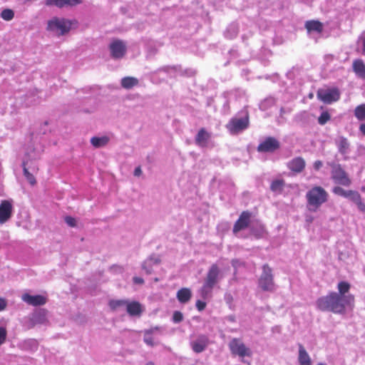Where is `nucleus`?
<instances>
[{
    "instance_id": "2f4dec72",
    "label": "nucleus",
    "mask_w": 365,
    "mask_h": 365,
    "mask_svg": "<svg viewBox=\"0 0 365 365\" xmlns=\"http://www.w3.org/2000/svg\"><path fill=\"white\" fill-rule=\"evenodd\" d=\"M349 289H350V285L349 283H347L346 282H341L338 284L339 292L337 294H340L343 297L352 296L350 294H347L349 292Z\"/></svg>"
},
{
    "instance_id": "13d9d810",
    "label": "nucleus",
    "mask_w": 365,
    "mask_h": 365,
    "mask_svg": "<svg viewBox=\"0 0 365 365\" xmlns=\"http://www.w3.org/2000/svg\"><path fill=\"white\" fill-rule=\"evenodd\" d=\"M307 221L312 222V217L307 218Z\"/></svg>"
},
{
    "instance_id": "72a5a7b5",
    "label": "nucleus",
    "mask_w": 365,
    "mask_h": 365,
    "mask_svg": "<svg viewBox=\"0 0 365 365\" xmlns=\"http://www.w3.org/2000/svg\"><path fill=\"white\" fill-rule=\"evenodd\" d=\"M1 17L5 21H11L14 17V12L10 9H5L1 11Z\"/></svg>"
},
{
    "instance_id": "4be33fe9",
    "label": "nucleus",
    "mask_w": 365,
    "mask_h": 365,
    "mask_svg": "<svg viewBox=\"0 0 365 365\" xmlns=\"http://www.w3.org/2000/svg\"><path fill=\"white\" fill-rule=\"evenodd\" d=\"M287 165L292 171L300 173L305 167V161L302 158H295L289 161Z\"/></svg>"
},
{
    "instance_id": "0eeeda50",
    "label": "nucleus",
    "mask_w": 365,
    "mask_h": 365,
    "mask_svg": "<svg viewBox=\"0 0 365 365\" xmlns=\"http://www.w3.org/2000/svg\"><path fill=\"white\" fill-rule=\"evenodd\" d=\"M110 57L114 60L122 59L127 53V45L120 39H113L108 46Z\"/></svg>"
},
{
    "instance_id": "9d476101",
    "label": "nucleus",
    "mask_w": 365,
    "mask_h": 365,
    "mask_svg": "<svg viewBox=\"0 0 365 365\" xmlns=\"http://www.w3.org/2000/svg\"><path fill=\"white\" fill-rule=\"evenodd\" d=\"M318 98L327 104H330L339 99L340 93L337 88L319 89L317 91Z\"/></svg>"
},
{
    "instance_id": "5701e85b",
    "label": "nucleus",
    "mask_w": 365,
    "mask_h": 365,
    "mask_svg": "<svg viewBox=\"0 0 365 365\" xmlns=\"http://www.w3.org/2000/svg\"><path fill=\"white\" fill-rule=\"evenodd\" d=\"M298 361L300 365H312V359L302 344L299 345Z\"/></svg>"
},
{
    "instance_id": "f8f14e48",
    "label": "nucleus",
    "mask_w": 365,
    "mask_h": 365,
    "mask_svg": "<svg viewBox=\"0 0 365 365\" xmlns=\"http://www.w3.org/2000/svg\"><path fill=\"white\" fill-rule=\"evenodd\" d=\"M48 312L45 309H36L30 317V322L31 327L36 325H48Z\"/></svg>"
},
{
    "instance_id": "79ce46f5",
    "label": "nucleus",
    "mask_w": 365,
    "mask_h": 365,
    "mask_svg": "<svg viewBox=\"0 0 365 365\" xmlns=\"http://www.w3.org/2000/svg\"><path fill=\"white\" fill-rule=\"evenodd\" d=\"M65 222H66V224L71 227H74L76 226V219L71 217V216H66L65 217Z\"/></svg>"
},
{
    "instance_id": "c756f323",
    "label": "nucleus",
    "mask_w": 365,
    "mask_h": 365,
    "mask_svg": "<svg viewBox=\"0 0 365 365\" xmlns=\"http://www.w3.org/2000/svg\"><path fill=\"white\" fill-rule=\"evenodd\" d=\"M109 141V138L107 136L102 137H93L91 139V143L95 148H101L105 146Z\"/></svg>"
},
{
    "instance_id": "de8ad7c7",
    "label": "nucleus",
    "mask_w": 365,
    "mask_h": 365,
    "mask_svg": "<svg viewBox=\"0 0 365 365\" xmlns=\"http://www.w3.org/2000/svg\"><path fill=\"white\" fill-rule=\"evenodd\" d=\"M6 307V301L2 299V298H0V311H3Z\"/></svg>"
},
{
    "instance_id": "864d4df0",
    "label": "nucleus",
    "mask_w": 365,
    "mask_h": 365,
    "mask_svg": "<svg viewBox=\"0 0 365 365\" xmlns=\"http://www.w3.org/2000/svg\"><path fill=\"white\" fill-rule=\"evenodd\" d=\"M225 299H226L227 301H230V300H231V299H232V296H231L230 294H226V296H225Z\"/></svg>"
},
{
    "instance_id": "8fccbe9b",
    "label": "nucleus",
    "mask_w": 365,
    "mask_h": 365,
    "mask_svg": "<svg viewBox=\"0 0 365 365\" xmlns=\"http://www.w3.org/2000/svg\"><path fill=\"white\" fill-rule=\"evenodd\" d=\"M362 53L365 55V36L362 38Z\"/></svg>"
},
{
    "instance_id": "6e6552de",
    "label": "nucleus",
    "mask_w": 365,
    "mask_h": 365,
    "mask_svg": "<svg viewBox=\"0 0 365 365\" xmlns=\"http://www.w3.org/2000/svg\"><path fill=\"white\" fill-rule=\"evenodd\" d=\"M229 348L233 355H237L241 358L245 356H251L252 351L250 348L247 347L245 344L237 338L232 339L229 344Z\"/></svg>"
},
{
    "instance_id": "e433bc0d",
    "label": "nucleus",
    "mask_w": 365,
    "mask_h": 365,
    "mask_svg": "<svg viewBox=\"0 0 365 365\" xmlns=\"http://www.w3.org/2000/svg\"><path fill=\"white\" fill-rule=\"evenodd\" d=\"M24 176L26 177V180L29 182V183L31 185H34L36 183V180H35V178L34 177V175L32 174H31L27 168L25 167V165H24Z\"/></svg>"
},
{
    "instance_id": "423d86ee",
    "label": "nucleus",
    "mask_w": 365,
    "mask_h": 365,
    "mask_svg": "<svg viewBox=\"0 0 365 365\" xmlns=\"http://www.w3.org/2000/svg\"><path fill=\"white\" fill-rule=\"evenodd\" d=\"M332 191L335 195L349 199L357 205L360 211L362 212H365V204L362 202L361 195L358 192L354 190H345L339 186L334 187Z\"/></svg>"
},
{
    "instance_id": "ea45409f",
    "label": "nucleus",
    "mask_w": 365,
    "mask_h": 365,
    "mask_svg": "<svg viewBox=\"0 0 365 365\" xmlns=\"http://www.w3.org/2000/svg\"><path fill=\"white\" fill-rule=\"evenodd\" d=\"M7 332L4 327H0V345L4 344L6 339Z\"/></svg>"
},
{
    "instance_id": "aec40b11",
    "label": "nucleus",
    "mask_w": 365,
    "mask_h": 365,
    "mask_svg": "<svg viewBox=\"0 0 365 365\" xmlns=\"http://www.w3.org/2000/svg\"><path fill=\"white\" fill-rule=\"evenodd\" d=\"M160 262V259L158 257L152 255L144 261L142 269L145 270L146 274H150L153 271V267L158 265Z\"/></svg>"
},
{
    "instance_id": "49530a36",
    "label": "nucleus",
    "mask_w": 365,
    "mask_h": 365,
    "mask_svg": "<svg viewBox=\"0 0 365 365\" xmlns=\"http://www.w3.org/2000/svg\"><path fill=\"white\" fill-rule=\"evenodd\" d=\"M134 175L136 176V177H139L142 175V170H141V168L140 166L135 168V170H134Z\"/></svg>"
},
{
    "instance_id": "a211bd4d",
    "label": "nucleus",
    "mask_w": 365,
    "mask_h": 365,
    "mask_svg": "<svg viewBox=\"0 0 365 365\" xmlns=\"http://www.w3.org/2000/svg\"><path fill=\"white\" fill-rule=\"evenodd\" d=\"M250 219V213L248 212H243L235 222L233 227V232L236 233L242 230L245 229L249 225Z\"/></svg>"
},
{
    "instance_id": "c03bdc74",
    "label": "nucleus",
    "mask_w": 365,
    "mask_h": 365,
    "mask_svg": "<svg viewBox=\"0 0 365 365\" xmlns=\"http://www.w3.org/2000/svg\"><path fill=\"white\" fill-rule=\"evenodd\" d=\"M322 165H323V163L321 160H317L314 163V168L315 170H318L322 168Z\"/></svg>"
},
{
    "instance_id": "f704fd0d",
    "label": "nucleus",
    "mask_w": 365,
    "mask_h": 365,
    "mask_svg": "<svg viewBox=\"0 0 365 365\" xmlns=\"http://www.w3.org/2000/svg\"><path fill=\"white\" fill-rule=\"evenodd\" d=\"M45 4L46 6H56L58 8H63L66 6L65 0H46Z\"/></svg>"
},
{
    "instance_id": "09e8293b",
    "label": "nucleus",
    "mask_w": 365,
    "mask_h": 365,
    "mask_svg": "<svg viewBox=\"0 0 365 365\" xmlns=\"http://www.w3.org/2000/svg\"><path fill=\"white\" fill-rule=\"evenodd\" d=\"M111 269L114 272H122V271H123V268L121 267H118V266H113V267H111Z\"/></svg>"
},
{
    "instance_id": "f257e3e1",
    "label": "nucleus",
    "mask_w": 365,
    "mask_h": 365,
    "mask_svg": "<svg viewBox=\"0 0 365 365\" xmlns=\"http://www.w3.org/2000/svg\"><path fill=\"white\" fill-rule=\"evenodd\" d=\"M354 297H343L336 292H331L327 296L319 298L317 306L321 311L332 312L335 314H344L346 307H352Z\"/></svg>"
},
{
    "instance_id": "3c124183",
    "label": "nucleus",
    "mask_w": 365,
    "mask_h": 365,
    "mask_svg": "<svg viewBox=\"0 0 365 365\" xmlns=\"http://www.w3.org/2000/svg\"><path fill=\"white\" fill-rule=\"evenodd\" d=\"M359 130L360 131L364 134L365 135V123L364 124H361L359 127Z\"/></svg>"
},
{
    "instance_id": "412c9836",
    "label": "nucleus",
    "mask_w": 365,
    "mask_h": 365,
    "mask_svg": "<svg viewBox=\"0 0 365 365\" xmlns=\"http://www.w3.org/2000/svg\"><path fill=\"white\" fill-rule=\"evenodd\" d=\"M210 137L211 135L210 133L205 128H201L195 137V143L200 147H206Z\"/></svg>"
},
{
    "instance_id": "c85d7f7f",
    "label": "nucleus",
    "mask_w": 365,
    "mask_h": 365,
    "mask_svg": "<svg viewBox=\"0 0 365 365\" xmlns=\"http://www.w3.org/2000/svg\"><path fill=\"white\" fill-rule=\"evenodd\" d=\"M336 143L338 147L339 152L340 153L344 155L348 152L349 143L346 138H339V139L336 141Z\"/></svg>"
},
{
    "instance_id": "37998d69",
    "label": "nucleus",
    "mask_w": 365,
    "mask_h": 365,
    "mask_svg": "<svg viewBox=\"0 0 365 365\" xmlns=\"http://www.w3.org/2000/svg\"><path fill=\"white\" fill-rule=\"evenodd\" d=\"M206 307V303L201 301V300H197L196 302V307L197 309L199 310V311H202Z\"/></svg>"
},
{
    "instance_id": "6e6d98bb",
    "label": "nucleus",
    "mask_w": 365,
    "mask_h": 365,
    "mask_svg": "<svg viewBox=\"0 0 365 365\" xmlns=\"http://www.w3.org/2000/svg\"><path fill=\"white\" fill-rule=\"evenodd\" d=\"M146 365H155L153 362L149 361L146 364Z\"/></svg>"
},
{
    "instance_id": "b1692460",
    "label": "nucleus",
    "mask_w": 365,
    "mask_h": 365,
    "mask_svg": "<svg viewBox=\"0 0 365 365\" xmlns=\"http://www.w3.org/2000/svg\"><path fill=\"white\" fill-rule=\"evenodd\" d=\"M139 83V80L133 76H126L121 79L120 85L121 86L127 90H130L135 86H137Z\"/></svg>"
},
{
    "instance_id": "bb28decb",
    "label": "nucleus",
    "mask_w": 365,
    "mask_h": 365,
    "mask_svg": "<svg viewBox=\"0 0 365 365\" xmlns=\"http://www.w3.org/2000/svg\"><path fill=\"white\" fill-rule=\"evenodd\" d=\"M305 28L308 32L316 31L321 33L323 30L322 24L318 21H308L305 24Z\"/></svg>"
},
{
    "instance_id": "bf43d9fd",
    "label": "nucleus",
    "mask_w": 365,
    "mask_h": 365,
    "mask_svg": "<svg viewBox=\"0 0 365 365\" xmlns=\"http://www.w3.org/2000/svg\"><path fill=\"white\" fill-rule=\"evenodd\" d=\"M317 365H325V364H323V363H319V364H317Z\"/></svg>"
},
{
    "instance_id": "20e7f679",
    "label": "nucleus",
    "mask_w": 365,
    "mask_h": 365,
    "mask_svg": "<svg viewBox=\"0 0 365 365\" xmlns=\"http://www.w3.org/2000/svg\"><path fill=\"white\" fill-rule=\"evenodd\" d=\"M71 25L72 22L68 19L53 17L48 21L46 29L61 36L67 34L71 30Z\"/></svg>"
},
{
    "instance_id": "9b49d317",
    "label": "nucleus",
    "mask_w": 365,
    "mask_h": 365,
    "mask_svg": "<svg viewBox=\"0 0 365 365\" xmlns=\"http://www.w3.org/2000/svg\"><path fill=\"white\" fill-rule=\"evenodd\" d=\"M331 175L334 181L337 184L344 186H349L351 184V180L340 165L332 166Z\"/></svg>"
},
{
    "instance_id": "a878e982",
    "label": "nucleus",
    "mask_w": 365,
    "mask_h": 365,
    "mask_svg": "<svg viewBox=\"0 0 365 365\" xmlns=\"http://www.w3.org/2000/svg\"><path fill=\"white\" fill-rule=\"evenodd\" d=\"M192 293L188 288H182L177 292V299L181 303H187L190 301Z\"/></svg>"
},
{
    "instance_id": "f03ea898",
    "label": "nucleus",
    "mask_w": 365,
    "mask_h": 365,
    "mask_svg": "<svg viewBox=\"0 0 365 365\" xmlns=\"http://www.w3.org/2000/svg\"><path fill=\"white\" fill-rule=\"evenodd\" d=\"M223 278V274L217 264H212L208 269L203 284L198 290V293L203 299L212 297V290Z\"/></svg>"
},
{
    "instance_id": "4c0bfd02",
    "label": "nucleus",
    "mask_w": 365,
    "mask_h": 365,
    "mask_svg": "<svg viewBox=\"0 0 365 365\" xmlns=\"http://www.w3.org/2000/svg\"><path fill=\"white\" fill-rule=\"evenodd\" d=\"M330 119V115L327 112H323L318 118L320 125H324Z\"/></svg>"
},
{
    "instance_id": "2eb2a0df",
    "label": "nucleus",
    "mask_w": 365,
    "mask_h": 365,
    "mask_svg": "<svg viewBox=\"0 0 365 365\" xmlns=\"http://www.w3.org/2000/svg\"><path fill=\"white\" fill-rule=\"evenodd\" d=\"M21 299L25 303L34 307L44 305L47 302V297L41 294L31 295L24 293L21 296Z\"/></svg>"
},
{
    "instance_id": "473e14b6",
    "label": "nucleus",
    "mask_w": 365,
    "mask_h": 365,
    "mask_svg": "<svg viewBox=\"0 0 365 365\" xmlns=\"http://www.w3.org/2000/svg\"><path fill=\"white\" fill-rule=\"evenodd\" d=\"M355 116L359 120H365V104L358 106L354 110Z\"/></svg>"
},
{
    "instance_id": "a19ab883",
    "label": "nucleus",
    "mask_w": 365,
    "mask_h": 365,
    "mask_svg": "<svg viewBox=\"0 0 365 365\" xmlns=\"http://www.w3.org/2000/svg\"><path fill=\"white\" fill-rule=\"evenodd\" d=\"M66 6H75L83 3V0H65Z\"/></svg>"
},
{
    "instance_id": "a18cd8bd",
    "label": "nucleus",
    "mask_w": 365,
    "mask_h": 365,
    "mask_svg": "<svg viewBox=\"0 0 365 365\" xmlns=\"http://www.w3.org/2000/svg\"><path fill=\"white\" fill-rule=\"evenodd\" d=\"M133 280L135 284H142L144 282L143 279L141 277H134Z\"/></svg>"
},
{
    "instance_id": "58836bf2",
    "label": "nucleus",
    "mask_w": 365,
    "mask_h": 365,
    "mask_svg": "<svg viewBox=\"0 0 365 365\" xmlns=\"http://www.w3.org/2000/svg\"><path fill=\"white\" fill-rule=\"evenodd\" d=\"M183 319V315L180 312L175 311L173 315V320L175 323H179Z\"/></svg>"
},
{
    "instance_id": "393cba45",
    "label": "nucleus",
    "mask_w": 365,
    "mask_h": 365,
    "mask_svg": "<svg viewBox=\"0 0 365 365\" xmlns=\"http://www.w3.org/2000/svg\"><path fill=\"white\" fill-rule=\"evenodd\" d=\"M353 70L359 77L365 79V64L362 60L357 59L353 62Z\"/></svg>"
},
{
    "instance_id": "7ed1b4c3",
    "label": "nucleus",
    "mask_w": 365,
    "mask_h": 365,
    "mask_svg": "<svg viewBox=\"0 0 365 365\" xmlns=\"http://www.w3.org/2000/svg\"><path fill=\"white\" fill-rule=\"evenodd\" d=\"M307 208L309 211L316 212L320 206L328 200L327 192L320 186H315L306 194Z\"/></svg>"
},
{
    "instance_id": "39448f33",
    "label": "nucleus",
    "mask_w": 365,
    "mask_h": 365,
    "mask_svg": "<svg viewBox=\"0 0 365 365\" xmlns=\"http://www.w3.org/2000/svg\"><path fill=\"white\" fill-rule=\"evenodd\" d=\"M258 284L263 291L272 292L274 290L272 270L267 264H264L262 267V273L259 278Z\"/></svg>"
},
{
    "instance_id": "c9c22d12",
    "label": "nucleus",
    "mask_w": 365,
    "mask_h": 365,
    "mask_svg": "<svg viewBox=\"0 0 365 365\" xmlns=\"http://www.w3.org/2000/svg\"><path fill=\"white\" fill-rule=\"evenodd\" d=\"M284 182L283 180H277L272 182L270 189L273 192H281L283 189Z\"/></svg>"
},
{
    "instance_id": "603ef678",
    "label": "nucleus",
    "mask_w": 365,
    "mask_h": 365,
    "mask_svg": "<svg viewBox=\"0 0 365 365\" xmlns=\"http://www.w3.org/2000/svg\"><path fill=\"white\" fill-rule=\"evenodd\" d=\"M227 319H228L229 321H230V322H235V317H234V316L230 315V316H228V317H227Z\"/></svg>"
},
{
    "instance_id": "cd10ccee",
    "label": "nucleus",
    "mask_w": 365,
    "mask_h": 365,
    "mask_svg": "<svg viewBox=\"0 0 365 365\" xmlns=\"http://www.w3.org/2000/svg\"><path fill=\"white\" fill-rule=\"evenodd\" d=\"M38 341L34 339L25 340L21 344L22 349L31 352L36 351L38 349Z\"/></svg>"
},
{
    "instance_id": "ddd939ff",
    "label": "nucleus",
    "mask_w": 365,
    "mask_h": 365,
    "mask_svg": "<svg viewBox=\"0 0 365 365\" xmlns=\"http://www.w3.org/2000/svg\"><path fill=\"white\" fill-rule=\"evenodd\" d=\"M163 329L162 327L156 326L143 330V341L149 346H154L158 344L155 341V336L163 333Z\"/></svg>"
},
{
    "instance_id": "6ab92c4d",
    "label": "nucleus",
    "mask_w": 365,
    "mask_h": 365,
    "mask_svg": "<svg viewBox=\"0 0 365 365\" xmlns=\"http://www.w3.org/2000/svg\"><path fill=\"white\" fill-rule=\"evenodd\" d=\"M126 311L129 314L130 316H137L139 317L143 313L144 309L143 307L138 302H129L128 300L126 304Z\"/></svg>"
},
{
    "instance_id": "5fc2aeb1",
    "label": "nucleus",
    "mask_w": 365,
    "mask_h": 365,
    "mask_svg": "<svg viewBox=\"0 0 365 365\" xmlns=\"http://www.w3.org/2000/svg\"><path fill=\"white\" fill-rule=\"evenodd\" d=\"M235 262H237V260H236V259H233V260L232 261V265H233V266H235Z\"/></svg>"
},
{
    "instance_id": "4d7b16f0",
    "label": "nucleus",
    "mask_w": 365,
    "mask_h": 365,
    "mask_svg": "<svg viewBox=\"0 0 365 365\" xmlns=\"http://www.w3.org/2000/svg\"><path fill=\"white\" fill-rule=\"evenodd\" d=\"M242 361L243 363H247L248 364H250V362H247V361H245V359H242Z\"/></svg>"
},
{
    "instance_id": "f3484780",
    "label": "nucleus",
    "mask_w": 365,
    "mask_h": 365,
    "mask_svg": "<svg viewBox=\"0 0 365 365\" xmlns=\"http://www.w3.org/2000/svg\"><path fill=\"white\" fill-rule=\"evenodd\" d=\"M209 342L208 337L201 334L197 339L190 343L191 347L195 353L202 352L207 346Z\"/></svg>"
},
{
    "instance_id": "7c9ffc66",
    "label": "nucleus",
    "mask_w": 365,
    "mask_h": 365,
    "mask_svg": "<svg viewBox=\"0 0 365 365\" xmlns=\"http://www.w3.org/2000/svg\"><path fill=\"white\" fill-rule=\"evenodd\" d=\"M128 300L125 299H118L110 300L109 302V307L113 311H117L121 307H125Z\"/></svg>"
},
{
    "instance_id": "dca6fc26",
    "label": "nucleus",
    "mask_w": 365,
    "mask_h": 365,
    "mask_svg": "<svg viewBox=\"0 0 365 365\" xmlns=\"http://www.w3.org/2000/svg\"><path fill=\"white\" fill-rule=\"evenodd\" d=\"M13 206L9 200H2L0 204V224L7 222L11 217Z\"/></svg>"
},
{
    "instance_id": "1a4fd4ad",
    "label": "nucleus",
    "mask_w": 365,
    "mask_h": 365,
    "mask_svg": "<svg viewBox=\"0 0 365 365\" xmlns=\"http://www.w3.org/2000/svg\"><path fill=\"white\" fill-rule=\"evenodd\" d=\"M249 125L248 116L244 118H233L227 124L226 127L232 135L239 133L245 130Z\"/></svg>"
},
{
    "instance_id": "4468645a",
    "label": "nucleus",
    "mask_w": 365,
    "mask_h": 365,
    "mask_svg": "<svg viewBox=\"0 0 365 365\" xmlns=\"http://www.w3.org/2000/svg\"><path fill=\"white\" fill-rule=\"evenodd\" d=\"M279 148V141L272 137L267 138L257 147L259 152L272 153Z\"/></svg>"
}]
</instances>
